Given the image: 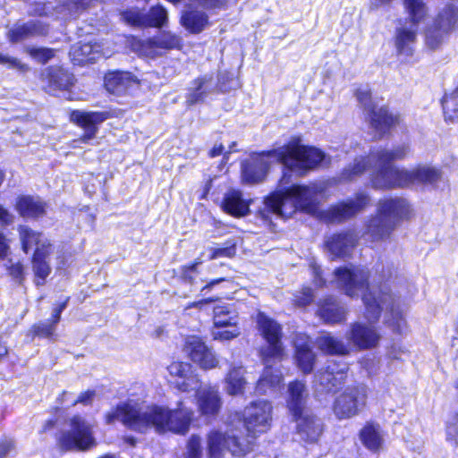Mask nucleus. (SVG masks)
<instances>
[{"instance_id": "obj_1", "label": "nucleus", "mask_w": 458, "mask_h": 458, "mask_svg": "<svg viewBox=\"0 0 458 458\" xmlns=\"http://www.w3.org/2000/svg\"><path fill=\"white\" fill-rule=\"evenodd\" d=\"M301 141L300 138H293L276 148L251 155L242 164V181L249 184L259 183L267 176L271 164L279 163L284 167L281 183H288L291 172L305 175L326 161L323 151Z\"/></svg>"}, {"instance_id": "obj_2", "label": "nucleus", "mask_w": 458, "mask_h": 458, "mask_svg": "<svg viewBox=\"0 0 458 458\" xmlns=\"http://www.w3.org/2000/svg\"><path fill=\"white\" fill-rule=\"evenodd\" d=\"M193 418V411L178 403L175 410L158 405H147L143 402L129 399L122 402L106 415V423L121 421L128 428L146 433L154 428L157 433L166 430L185 434Z\"/></svg>"}, {"instance_id": "obj_3", "label": "nucleus", "mask_w": 458, "mask_h": 458, "mask_svg": "<svg viewBox=\"0 0 458 458\" xmlns=\"http://www.w3.org/2000/svg\"><path fill=\"white\" fill-rule=\"evenodd\" d=\"M337 285L350 297L362 294L365 306V317L369 322L379 318L382 310H389L386 316V324L394 332L403 335L407 330V323L403 311L399 309L393 295L386 288L379 292L370 288L368 284L369 271L365 267L350 266L335 270Z\"/></svg>"}, {"instance_id": "obj_4", "label": "nucleus", "mask_w": 458, "mask_h": 458, "mask_svg": "<svg viewBox=\"0 0 458 458\" xmlns=\"http://www.w3.org/2000/svg\"><path fill=\"white\" fill-rule=\"evenodd\" d=\"M272 405L259 400L250 403L243 411L247 438L240 437L233 430L222 433L212 430L208 435V458H242L253 449L257 434L265 433L270 428Z\"/></svg>"}, {"instance_id": "obj_5", "label": "nucleus", "mask_w": 458, "mask_h": 458, "mask_svg": "<svg viewBox=\"0 0 458 458\" xmlns=\"http://www.w3.org/2000/svg\"><path fill=\"white\" fill-rule=\"evenodd\" d=\"M411 152L408 143H401L392 148L377 147L370 149L369 156L356 157L341 174L344 181H352L366 171H371V183L377 189H393L384 182L391 179L390 172L394 169L406 170L392 164L395 160L406 158Z\"/></svg>"}, {"instance_id": "obj_6", "label": "nucleus", "mask_w": 458, "mask_h": 458, "mask_svg": "<svg viewBox=\"0 0 458 458\" xmlns=\"http://www.w3.org/2000/svg\"><path fill=\"white\" fill-rule=\"evenodd\" d=\"M319 192L315 183L293 184L284 191L269 195L265 204L273 214L282 218L290 217L298 209L311 214L317 208Z\"/></svg>"}, {"instance_id": "obj_7", "label": "nucleus", "mask_w": 458, "mask_h": 458, "mask_svg": "<svg viewBox=\"0 0 458 458\" xmlns=\"http://www.w3.org/2000/svg\"><path fill=\"white\" fill-rule=\"evenodd\" d=\"M413 215L412 208L404 198H385L377 203V215L367 225L365 235L372 242L384 240L404 220Z\"/></svg>"}, {"instance_id": "obj_8", "label": "nucleus", "mask_w": 458, "mask_h": 458, "mask_svg": "<svg viewBox=\"0 0 458 458\" xmlns=\"http://www.w3.org/2000/svg\"><path fill=\"white\" fill-rule=\"evenodd\" d=\"M407 13L406 21L396 29L394 44L397 53L411 56L417 40L419 25L428 16V8L421 0H403Z\"/></svg>"}, {"instance_id": "obj_9", "label": "nucleus", "mask_w": 458, "mask_h": 458, "mask_svg": "<svg viewBox=\"0 0 458 458\" xmlns=\"http://www.w3.org/2000/svg\"><path fill=\"white\" fill-rule=\"evenodd\" d=\"M458 30V6L446 4L424 29V42L427 48L438 50L450 36Z\"/></svg>"}, {"instance_id": "obj_10", "label": "nucleus", "mask_w": 458, "mask_h": 458, "mask_svg": "<svg viewBox=\"0 0 458 458\" xmlns=\"http://www.w3.org/2000/svg\"><path fill=\"white\" fill-rule=\"evenodd\" d=\"M390 173L391 179L384 182L393 185V189L410 188L414 185L436 187L443 177L440 167L428 163H420L406 170L394 169Z\"/></svg>"}, {"instance_id": "obj_11", "label": "nucleus", "mask_w": 458, "mask_h": 458, "mask_svg": "<svg viewBox=\"0 0 458 458\" xmlns=\"http://www.w3.org/2000/svg\"><path fill=\"white\" fill-rule=\"evenodd\" d=\"M355 97L368 114L371 128L375 130L379 137H382L392 127L399 124L401 121L399 114L389 113L385 106L377 107L368 87H359L355 91Z\"/></svg>"}, {"instance_id": "obj_12", "label": "nucleus", "mask_w": 458, "mask_h": 458, "mask_svg": "<svg viewBox=\"0 0 458 458\" xmlns=\"http://www.w3.org/2000/svg\"><path fill=\"white\" fill-rule=\"evenodd\" d=\"M256 323L260 335L267 342V345L260 350L263 363L267 365L271 360H281L284 353L281 326L261 311L257 314Z\"/></svg>"}, {"instance_id": "obj_13", "label": "nucleus", "mask_w": 458, "mask_h": 458, "mask_svg": "<svg viewBox=\"0 0 458 458\" xmlns=\"http://www.w3.org/2000/svg\"><path fill=\"white\" fill-rule=\"evenodd\" d=\"M368 397V387L361 384L347 387L335 402L334 412L340 419H349L359 413L365 406Z\"/></svg>"}, {"instance_id": "obj_14", "label": "nucleus", "mask_w": 458, "mask_h": 458, "mask_svg": "<svg viewBox=\"0 0 458 458\" xmlns=\"http://www.w3.org/2000/svg\"><path fill=\"white\" fill-rule=\"evenodd\" d=\"M60 445L65 450H86L95 445L91 425L80 416L71 420V430L63 433Z\"/></svg>"}, {"instance_id": "obj_15", "label": "nucleus", "mask_w": 458, "mask_h": 458, "mask_svg": "<svg viewBox=\"0 0 458 458\" xmlns=\"http://www.w3.org/2000/svg\"><path fill=\"white\" fill-rule=\"evenodd\" d=\"M369 202L367 194L358 193L354 199L341 202L331 207L324 213V218L328 223H341L360 212Z\"/></svg>"}, {"instance_id": "obj_16", "label": "nucleus", "mask_w": 458, "mask_h": 458, "mask_svg": "<svg viewBox=\"0 0 458 458\" xmlns=\"http://www.w3.org/2000/svg\"><path fill=\"white\" fill-rule=\"evenodd\" d=\"M183 352L203 369H211L218 365V360L214 352L198 336L186 337Z\"/></svg>"}, {"instance_id": "obj_17", "label": "nucleus", "mask_w": 458, "mask_h": 458, "mask_svg": "<svg viewBox=\"0 0 458 458\" xmlns=\"http://www.w3.org/2000/svg\"><path fill=\"white\" fill-rule=\"evenodd\" d=\"M167 370L171 377V384L181 392L193 391L200 386L198 375L188 362H172Z\"/></svg>"}, {"instance_id": "obj_18", "label": "nucleus", "mask_w": 458, "mask_h": 458, "mask_svg": "<svg viewBox=\"0 0 458 458\" xmlns=\"http://www.w3.org/2000/svg\"><path fill=\"white\" fill-rule=\"evenodd\" d=\"M107 118L108 114L106 112L72 111L70 115L71 121L84 130L82 137L74 140V143L79 141L88 143L90 140L94 139L98 131V124Z\"/></svg>"}, {"instance_id": "obj_19", "label": "nucleus", "mask_w": 458, "mask_h": 458, "mask_svg": "<svg viewBox=\"0 0 458 458\" xmlns=\"http://www.w3.org/2000/svg\"><path fill=\"white\" fill-rule=\"evenodd\" d=\"M123 18L130 24L134 26L145 27H163L167 20L168 13L162 5H156L150 8L147 13L137 10H130L122 13Z\"/></svg>"}, {"instance_id": "obj_20", "label": "nucleus", "mask_w": 458, "mask_h": 458, "mask_svg": "<svg viewBox=\"0 0 458 458\" xmlns=\"http://www.w3.org/2000/svg\"><path fill=\"white\" fill-rule=\"evenodd\" d=\"M358 236L352 232L335 233L326 238L324 242L325 250L331 258L344 259L351 257L356 244Z\"/></svg>"}, {"instance_id": "obj_21", "label": "nucleus", "mask_w": 458, "mask_h": 458, "mask_svg": "<svg viewBox=\"0 0 458 458\" xmlns=\"http://www.w3.org/2000/svg\"><path fill=\"white\" fill-rule=\"evenodd\" d=\"M346 338L357 349L367 350L377 345L380 335L375 327L356 322L346 333Z\"/></svg>"}, {"instance_id": "obj_22", "label": "nucleus", "mask_w": 458, "mask_h": 458, "mask_svg": "<svg viewBox=\"0 0 458 458\" xmlns=\"http://www.w3.org/2000/svg\"><path fill=\"white\" fill-rule=\"evenodd\" d=\"M347 371L348 365L345 362L331 360L326 370L316 375V382L321 386L322 391H335L344 384Z\"/></svg>"}, {"instance_id": "obj_23", "label": "nucleus", "mask_w": 458, "mask_h": 458, "mask_svg": "<svg viewBox=\"0 0 458 458\" xmlns=\"http://www.w3.org/2000/svg\"><path fill=\"white\" fill-rule=\"evenodd\" d=\"M296 422L297 434L307 443H315L322 433V422L310 411L293 416Z\"/></svg>"}, {"instance_id": "obj_24", "label": "nucleus", "mask_w": 458, "mask_h": 458, "mask_svg": "<svg viewBox=\"0 0 458 458\" xmlns=\"http://www.w3.org/2000/svg\"><path fill=\"white\" fill-rule=\"evenodd\" d=\"M199 411L203 416H216L222 406V400L216 386L195 389Z\"/></svg>"}, {"instance_id": "obj_25", "label": "nucleus", "mask_w": 458, "mask_h": 458, "mask_svg": "<svg viewBox=\"0 0 458 458\" xmlns=\"http://www.w3.org/2000/svg\"><path fill=\"white\" fill-rule=\"evenodd\" d=\"M295 360L300 369L307 374L312 371L315 354L311 348V341L306 334L299 333L293 340Z\"/></svg>"}, {"instance_id": "obj_26", "label": "nucleus", "mask_w": 458, "mask_h": 458, "mask_svg": "<svg viewBox=\"0 0 458 458\" xmlns=\"http://www.w3.org/2000/svg\"><path fill=\"white\" fill-rule=\"evenodd\" d=\"M280 360H271L270 362L265 365L264 371L257 382L256 392L259 394H272L281 390L283 376L282 373L272 367L275 361Z\"/></svg>"}, {"instance_id": "obj_27", "label": "nucleus", "mask_w": 458, "mask_h": 458, "mask_svg": "<svg viewBox=\"0 0 458 458\" xmlns=\"http://www.w3.org/2000/svg\"><path fill=\"white\" fill-rule=\"evenodd\" d=\"M48 92L67 90L73 85V75L62 67H48L43 72Z\"/></svg>"}, {"instance_id": "obj_28", "label": "nucleus", "mask_w": 458, "mask_h": 458, "mask_svg": "<svg viewBox=\"0 0 458 458\" xmlns=\"http://www.w3.org/2000/svg\"><path fill=\"white\" fill-rule=\"evenodd\" d=\"M134 76L128 72H113L105 76V87L113 94H123L133 84H137Z\"/></svg>"}, {"instance_id": "obj_29", "label": "nucleus", "mask_w": 458, "mask_h": 458, "mask_svg": "<svg viewBox=\"0 0 458 458\" xmlns=\"http://www.w3.org/2000/svg\"><path fill=\"white\" fill-rule=\"evenodd\" d=\"M306 387L301 381H294L288 386L287 407L292 416L309 411L306 408Z\"/></svg>"}, {"instance_id": "obj_30", "label": "nucleus", "mask_w": 458, "mask_h": 458, "mask_svg": "<svg viewBox=\"0 0 458 458\" xmlns=\"http://www.w3.org/2000/svg\"><path fill=\"white\" fill-rule=\"evenodd\" d=\"M18 233L22 250L25 253H28L33 247L38 250L43 245L45 250H51L50 242L41 233L34 231L27 225H20Z\"/></svg>"}, {"instance_id": "obj_31", "label": "nucleus", "mask_w": 458, "mask_h": 458, "mask_svg": "<svg viewBox=\"0 0 458 458\" xmlns=\"http://www.w3.org/2000/svg\"><path fill=\"white\" fill-rule=\"evenodd\" d=\"M70 55L75 64L83 65L97 61L100 55V47L97 44L80 43L72 47Z\"/></svg>"}, {"instance_id": "obj_32", "label": "nucleus", "mask_w": 458, "mask_h": 458, "mask_svg": "<svg viewBox=\"0 0 458 458\" xmlns=\"http://www.w3.org/2000/svg\"><path fill=\"white\" fill-rule=\"evenodd\" d=\"M19 214L27 218H38L46 212V204L38 197L21 196L16 202Z\"/></svg>"}, {"instance_id": "obj_33", "label": "nucleus", "mask_w": 458, "mask_h": 458, "mask_svg": "<svg viewBox=\"0 0 458 458\" xmlns=\"http://www.w3.org/2000/svg\"><path fill=\"white\" fill-rule=\"evenodd\" d=\"M245 369L242 365L231 366L225 377V391L229 395H238L244 393L247 380L244 377Z\"/></svg>"}, {"instance_id": "obj_34", "label": "nucleus", "mask_w": 458, "mask_h": 458, "mask_svg": "<svg viewBox=\"0 0 458 458\" xmlns=\"http://www.w3.org/2000/svg\"><path fill=\"white\" fill-rule=\"evenodd\" d=\"M222 208L233 216H243L249 211V205L241 191L232 190L225 194Z\"/></svg>"}, {"instance_id": "obj_35", "label": "nucleus", "mask_w": 458, "mask_h": 458, "mask_svg": "<svg viewBox=\"0 0 458 458\" xmlns=\"http://www.w3.org/2000/svg\"><path fill=\"white\" fill-rule=\"evenodd\" d=\"M360 439L363 445L371 452H378L384 443L379 425L367 423L360 431Z\"/></svg>"}, {"instance_id": "obj_36", "label": "nucleus", "mask_w": 458, "mask_h": 458, "mask_svg": "<svg viewBox=\"0 0 458 458\" xmlns=\"http://www.w3.org/2000/svg\"><path fill=\"white\" fill-rule=\"evenodd\" d=\"M51 253V250H45L44 246L35 250L32 258V268L36 276V284L41 285L45 279L49 276L51 267L47 260Z\"/></svg>"}, {"instance_id": "obj_37", "label": "nucleus", "mask_w": 458, "mask_h": 458, "mask_svg": "<svg viewBox=\"0 0 458 458\" xmlns=\"http://www.w3.org/2000/svg\"><path fill=\"white\" fill-rule=\"evenodd\" d=\"M318 316L327 324H336L345 319V310L335 298H328L318 310Z\"/></svg>"}, {"instance_id": "obj_38", "label": "nucleus", "mask_w": 458, "mask_h": 458, "mask_svg": "<svg viewBox=\"0 0 458 458\" xmlns=\"http://www.w3.org/2000/svg\"><path fill=\"white\" fill-rule=\"evenodd\" d=\"M181 23L188 31L197 34L208 24V16L202 11L186 10L182 14Z\"/></svg>"}, {"instance_id": "obj_39", "label": "nucleus", "mask_w": 458, "mask_h": 458, "mask_svg": "<svg viewBox=\"0 0 458 458\" xmlns=\"http://www.w3.org/2000/svg\"><path fill=\"white\" fill-rule=\"evenodd\" d=\"M215 327H226L238 325L239 316L233 305L224 304L214 307Z\"/></svg>"}, {"instance_id": "obj_40", "label": "nucleus", "mask_w": 458, "mask_h": 458, "mask_svg": "<svg viewBox=\"0 0 458 458\" xmlns=\"http://www.w3.org/2000/svg\"><path fill=\"white\" fill-rule=\"evenodd\" d=\"M47 33V29L42 26L38 21H31L25 24L17 26L9 31V38L12 42H19L24 38L36 36L44 35Z\"/></svg>"}, {"instance_id": "obj_41", "label": "nucleus", "mask_w": 458, "mask_h": 458, "mask_svg": "<svg viewBox=\"0 0 458 458\" xmlns=\"http://www.w3.org/2000/svg\"><path fill=\"white\" fill-rule=\"evenodd\" d=\"M317 344L322 352L328 354L345 355L350 352V346L347 344L329 334L318 337Z\"/></svg>"}, {"instance_id": "obj_42", "label": "nucleus", "mask_w": 458, "mask_h": 458, "mask_svg": "<svg viewBox=\"0 0 458 458\" xmlns=\"http://www.w3.org/2000/svg\"><path fill=\"white\" fill-rule=\"evenodd\" d=\"M92 0H62L56 12L62 18H76L91 4Z\"/></svg>"}, {"instance_id": "obj_43", "label": "nucleus", "mask_w": 458, "mask_h": 458, "mask_svg": "<svg viewBox=\"0 0 458 458\" xmlns=\"http://www.w3.org/2000/svg\"><path fill=\"white\" fill-rule=\"evenodd\" d=\"M442 107L445 122L458 121V86L451 93H446L442 99Z\"/></svg>"}, {"instance_id": "obj_44", "label": "nucleus", "mask_w": 458, "mask_h": 458, "mask_svg": "<svg viewBox=\"0 0 458 458\" xmlns=\"http://www.w3.org/2000/svg\"><path fill=\"white\" fill-rule=\"evenodd\" d=\"M149 43L162 49H173L181 46L182 39L171 32H163L158 37L150 39Z\"/></svg>"}, {"instance_id": "obj_45", "label": "nucleus", "mask_w": 458, "mask_h": 458, "mask_svg": "<svg viewBox=\"0 0 458 458\" xmlns=\"http://www.w3.org/2000/svg\"><path fill=\"white\" fill-rule=\"evenodd\" d=\"M207 82V77L199 78L194 81V87L190 90V92L187 95V103L189 105L196 104L204 99V98L208 94V87L206 86Z\"/></svg>"}, {"instance_id": "obj_46", "label": "nucleus", "mask_w": 458, "mask_h": 458, "mask_svg": "<svg viewBox=\"0 0 458 458\" xmlns=\"http://www.w3.org/2000/svg\"><path fill=\"white\" fill-rule=\"evenodd\" d=\"M241 334L238 325L228 326L226 327H215L212 331V336L215 340L230 341L236 338Z\"/></svg>"}, {"instance_id": "obj_47", "label": "nucleus", "mask_w": 458, "mask_h": 458, "mask_svg": "<svg viewBox=\"0 0 458 458\" xmlns=\"http://www.w3.org/2000/svg\"><path fill=\"white\" fill-rule=\"evenodd\" d=\"M446 441L452 445H458V412H455L446 422Z\"/></svg>"}, {"instance_id": "obj_48", "label": "nucleus", "mask_w": 458, "mask_h": 458, "mask_svg": "<svg viewBox=\"0 0 458 458\" xmlns=\"http://www.w3.org/2000/svg\"><path fill=\"white\" fill-rule=\"evenodd\" d=\"M202 447L201 438L197 435H192L187 444V454L185 458H201Z\"/></svg>"}, {"instance_id": "obj_49", "label": "nucleus", "mask_w": 458, "mask_h": 458, "mask_svg": "<svg viewBox=\"0 0 458 458\" xmlns=\"http://www.w3.org/2000/svg\"><path fill=\"white\" fill-rule=\"evenodd\" d=\"M28 52L31 57L42 64H46L55 55V50L51 48L30 47L28 49Z\"/></svg>"}, {"instance_id": "obj_50", "label": "nucleus", "mask_w": 458, "mask_h": 458, "mask_svg": "<svg viewBox=\"0 0 458 458\" xmlns=\"http://www.w3.org/2000/svg\"><path fill=\"white\" fill-rule=\"evenodd\" d=\"M210 259H216L218 258H231L234 256L236 250H235V245L231 244L226 247H217V248H211L210 250Z\"/></svg>"}, {"instance_id": "obj_51", "label": "nucleus", "mask_w": 458, "mask_h": 458, "mask_svg": "<svg viewBox=\"0 0 458 458\" xmlns=\"http://www.w3.org/2000/svg\"><path fill=\"white\" fill-rule=\"evenodd\" d=\"M56 324L57 323H54L53 320L51 322H39L38 324L34 326V333L43 337H50L51 335H53L55 330Z\"/></svg>"}, {"instance_id": "obj_52", "label": "nucleus", "mask_w": 458, "mask_h": 458, "mask_svg": "<svg viewBox=\"0 0 458 458\" xmlns=\"http://www.w3.org/2000/svg\"><path fill=\"white\" fill-rule=\"evenodd\" d=\"M362 368L366 370L369 377H373L379 371V360L376 359H365L362 361Z\"/></svg>"}, {"instance_id": "obj_53", "label": "nucleus", "mask_w": 458, "mask_h": 458, "mask_svg": "<svg viewBox=\"0 0 458 458\" xmlns=\"http://www.w3.org/2000/svg\"><path fill=\"white\" fill-rule=\"evenodd\" d=\"M295 298L299 306H306L313 301L312 290L310 287H304Z\"/></svg>"}, {"instance_id": "obj_54", "label": "nucleus", "mask_w": 458, "mask_h": 458, "mask_svg": "<svg viewBox=\"0 0 458 458\" xmlns=\"http://www.w3.org/2000/svg\"><path fill=\"white\" fill-rule=\"evenodd\" d=\"M310 267L313 276L314 284L318 287H322L325 284L326 281L322 277V270L320 267L317 263L312 262L310 265Z\"/></svg>"}, {"instance_id": "obj_55", "label": "nucleus", "mask_w": 458, "mask_h": 458, "mask_svg": "<svg viewBox=\"0 0 458 458\" xmlns=\"http://www.w3.org/2000/svg\"><path fill=\"white\" fill-rule=\"evenodd\" d=\"M9 274L14 278L17 282L21 283L24 279V271L23 266L20 262L15 264H12L9 268Z\"/></svg>"}, {"instance_id": "obj_56", "label": "nucleus", "mask_w": 458, "mask_h": 458, "mask_svg": "<svg viewBox=\"0 0 458 458\" xmlns=\"http://www.w3.org/2000/svg\"><path fill=\"white\" fill-rule=\"evenodd\" d=\"M14 448L12 439L4 438L0 440V458H5Z\"/></svg>"}, {"instance_id": "obj_57", "label": "nucleus", "mask_w": 458, "mask_h": 458, "mask_svg": "<svg viewBox=\"0 0 458 458\" xmlns=\"http://www.w3.org/2000/svg\"><path fill=\"white\" fill-rule=\"evenodd\" d=\"M95 396V391L88 390L84 393H81L77 399L71 401L72 405H75L76 403L89 404L91 403Z\"/></svg>"}, {"instance_id": "obj_58", "label": "nucleus", "mask_w": 458, "mask_h": 458, "mask_svg": "<svg viewBox=\"0 0 458 458\" xmlns=\"http://www.w3.org/2000/svg\"><path fill=\"white\" fill-rule=\"evenodd\" d=\"M0 64L6 65L11 68L21 69L23 65L17 58L0 54Z\"/></svg>"}, {"instance_id": "obj_59", "label": "nucleus", "mask_w": 458, "mask_h": 458, "mask_svg": "<svg viewBox=\"0 0 458 458\" xmlns=\"http://www.w3.org/2000/svg\"><path fill=\"white\" fill-rule=\"evenodd\" d=\"M69 299H70L69 297H66L65 300L62 303L58 304L57 306H55L53 309L52 320L54 321V323L59 322V320L61 318V314H62L63 310L66 308Z\"/></svg>"}, {"instance_id": "obj_60", "label": "nucleus", "mask_w": 458, "mask_h": 458, "mask_svg": "<svg viewBox=\"0 0 458 458\" xmlns=\"http://www.w3.org/2000/svg\"><path fill=\"white\" fill-rule=\"evenodd\" d=\"M13 215L11 214L4 207L0 205V224L8 225L13 222Z\"/></svg>"}, {"instance_id": "obj_61", "label": "nucleus", "mask_w": 458, "mask_h": 458, "mask_svg": "<svg viewBox=\"0 0 458 458\" xmlns=\"http://www.w3.org/2000/svg\"><path fill=\"white\" fill-rule=\"evenodd\" d=\"M9 250V240L3 233H0V259L7 256Z\"/></svg>"}, {"instance_id": "obj_62", "label": "nucleus", "mask_w": 458, "mask_h": 458, "mask_svg": "<svg viewBox=\"0 0 458 458\" xmlns=\"http://www.w3.org/2000/svg\"><path fill=\"white\" fill-rule=\"evenodd\" d=\"M210 301H212L211 299H202L200 301L192 302L191 305L188 306V308L195 307V308L201 309L203 305H205Z\"/></svg>"}, {"instance_id": "obj_63", "label": "nucleus", "mask_w": 458, "mask_h": 458, "mask_svg": "<svg viewBox=\"0 0 458 458\" xmlns=\"http://www.w3.org/2000/svg\"><path fill=\"white\" fill-rule=\"evenodd\" d=\"M223 152V146L220 144L218 146H215L211 150H210V157H217L219 155H221Z\"/></svg>"}, {"instance_id": "obj_64", "label": "nucleus", "mask_w": 458, "mask_h": 458, "mask_svg": "<svg viewBox=\"0 0 458 458\" xmlns=\"http://www.w3.org/2000/svg\"><path fill=\"white\" fill-rule=\"evenodd\" d=\"M200 262H196L189 267H184V276H188V274L193 270H195L196 267L199 264Z\"/></svg>"}]
</instances>
